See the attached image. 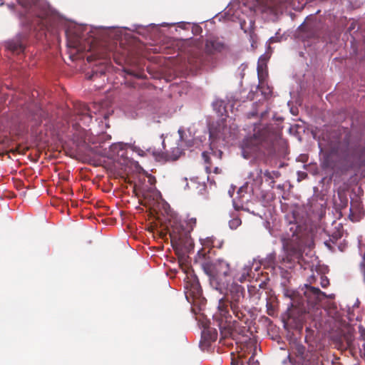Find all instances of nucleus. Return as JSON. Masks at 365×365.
I'll list each match as a JSON object with an SVG mask.
<instances>
[{"mask_svg": "<svg viewBox=\"0 0 365 365\" xmlns=\"http://www.w3.org/2000/svg\"><path fill=\"white\" fill-rule=\"evenodd\" d=\"M228 50L225 41L217 36H210L205 40V52L207 55H215Z\"/></svg>", "mask_w": 365, "mask_h": 365, "instance_id": "0eeeda50", "label": "nucleus"}, {"mask_svg": "<svg viewBox=\"0 0 365 365\" xmlns=\"http://www.w3.org/2000/svg\"><path fill=\"white\" fill-rule=\"evenodd\" d=\"M287 295L288 296V294H287ZM289 297L292 299L291 307L292 308L298 309L300 312H306V308H305V307L304 305V299H296L294 293L292 294L291 295H289Z\"/></svg>", "mask_w": 365, "mask_h": 365, "instance_id": "f3484780", "label": "nucleus"}, {"mask_svg": "<svg viewBox=\"0 0 365 365\" xmlns=\"http://www.w3.org/2000/svg\"><path fill=\"white\" fill-rule=\"evenodd\" d=\"M37 16L39 19H43L44 18L45 14H38Z\"/></svg>", "mask_w": 365, "mask_h": 365, "instance_id": "7c9ffc66", "label": "nucleus"}, {"mask_svg": "<svg viewBox=\"0 0 365 365\" xmlns=\"http://www.w3.org/2000/svg\"><path fill=\"white\" fill-rule=\"evenodd\" d=\"M262 70H263V66L259 62L258 66H257V72H258V76L259 78H260V73L262 71Z\"/></svg>", "mask_w": 365, "mask_h": 365, "instance_id": "bb28decb", "label": "nucleus"}, {"mask_svg": "<svg viewBox=\"0 0 365 365\" xmlns=\"http://www.w3.org/2000/svg\"><path fill=\"white\" fill-rule=\"evenodd\" d=\"M217 333L215 329H207L202 332V340L203 343L209 346L212 341H216Z\"/></svg>", "mask_w": 365, "mask_h": 365, "instance_id": "dca6fc26", "label": "nucleus"}, {"mask_svg": "<svg viewBox=\"0 0 365 365\" xmlns=\"http://www.w3.org/2000/svg\"><path fill=\"white\" fill-rule=\"evenodd\" d=\"M288 358L289 359V361L292 362V358L290 356V355L288 356Z\"/></svg>", "mask_w": 365, "mask_h": 365, "instance_id": "72a5a7b5", "label": "nucleus"}, {"mask_svg": "<svg viewBox=\"0 0 365 365\" xmlns=\"http://www.w3.org/2000/svg\"><path fill=\"white\" fill-rule=\"evenodd\" d=\"M195 217H189L183 222H175L170 232L171 244L174 250H187L192 246V240L190 232L196 226Z\"/></svg>", "mask_w": 365, "mask_h": 365, "instance_id": "423d86ee", "label": "nucleus"}, {"mask_svg": "<svg viewBox=\"0 0 365 365\" xmlns=\"http://www.w3.org/2000/svg\"><path fill=\"white\" fill-rule=\"evenodd\" d=\"M364 259L365 260V252H364Z\"/></svg>", "mask_w": 365, "mask_h": 365, "instance_id": "58836bf2", "label": "nucleus"}, {"mask_svg": "<svg viewBox=\"0 0 365 365\" xmlns=\"http://www.w3.org/2000/svg\"><path fill=\"white\" fill-rule=\"evenodd\" d=\"M279 140V135L272 127L255 126L253 135L245 138L242 143V156L249 159L259 154L272 155Z\"/></svg>", "mask_w": 365, "mask_h": 365, "instance_id": "20e7f679", "label": "nucleus"}, {"mask_svg": "<svg viewBox=\"0 0 365 365\" xmlns=\"http://www.w3.org/2000/svg\"><path fill=\"white\" fill-rule=\"evenodd\" d=\"M356 24L355 21H352L348 28V31L350 33L352 30L355 29Z\"/></svg>", "mask_w": 365, "mask_h": 365, "instance_id": "a878e982", "label": "nucleus"}, {"mask_svg": "<svg viewBox=\"0 0 365 365\" xmlns=\"http://www.w3.org/2000/svg\"><path fill=\"white\" fill-rule=\"evenodd\" d=\"M25 9H31L38 6V0H17Z\"/></svg>", "mask_w": 365, "mask_h": 365, "instance_id": "a211bd4d", "label": "nucleus"}, {"mask_svg": "<svg viewBox=\"0 0 365 365\" xmlns=\"http://www.w3.org/2000/svg\"><path fill=\"white\" fill-rule=\"evenodd\" d=\"M304 296L308 303L314 304L320 302L324 298H327V294L322 292L319 288L307 286L304 292Z\"/></svg>", "mask_w": 365, "mask_h": 365, "instance_id": "1a4fd4ad", "label": "nucleus"}, {"mask_svg": "<svg viewBox=\"0 0 365 365\" xmlns=\"http://www.w3.org/2000/svg\"><path fill=\"white\" fill-rule=\"evenodd\" d=\"M364 281H365V272H364Z\"/></svg>", "mask_w": 365, "mask_h": 365, "instance_id": "4c0bfd02", "label": "nucleus"}, {"mask_svg": "<svg viewBox=\"0 0 365 365\" xmlns=\"http://www.w3.org/2000/svg\"><path fill=\"white\" fill-rule=\"evenodd\" d=\"M87 61H92V56H88V57H87Z\"/></svg>", "mask_w": 365, "mask_h": 365, "instance_id": "2f4dec72", "label": "nucleus"}, {"mask_svg": "<svg viewBox=\"0 0 365 365\" xmlns=\"http://www.w3.org/2000/svg\"><path fill=\"white\" fill-rule=\"evenodd\" d=\"M262 170H259L257 171V174H259H259H262Z\"/></svg>", "mask_w": 365, "mask_h": 365, "instance_id": "f704fd0d", "label": "nucleus"}, {"mask_svg": "<svg viewBox=\"0 0 365 365\" xmlns=\"http://www.w3.org/2000/svg\"><path fill=\"white\" fill-rule=\"evenodd\" d=\"M220 170L217 167H215V168H214V170H213V172H214L215 173H216V174L220 173Z\"/></svg>", "mask_w": 365, "mask_h": 365, "instance_id": "c756f323", "label": "nucleus"}, {"mask_svg": "<svg viewBox=\"0 0 365 365\" xmlns=\"http://www.w3.org/2000/svg\"><path fill=\"white\" fill-rule=\"evenodd\" d=\"M285 256L282 258L283 263L292 264L299 262L302 257L305 247H311L313 242V235L307 225L297 221L290 222L288 230L282 238Z\"/></svg>", "mask_w": 365, "mask_h": 365, "instance_id": "7ed1b4c3", "label": "nucleus"}, {"mask_svg": "<svg viewBox=\"0 0 365 365\" xmlns=\"http://www.w3.org/2000/svg\"><path fill=\"white\" fill-rule=\"evenodd\" d=\"M321 286L323 287V288H326L329 286V279H327V277H322L321 278Z\"/></svg>", "mask_w": 365, "mask_h": 365, "instance_id": "b1692460", "label": "nucleus"}, {"mask_svg": "<svg viewBox=\"0 0 365 365\" xmlns=\"http://www.w3.org/2000/svg\"><path fill=\"white\" fill-rule=\"evenodd\" d=\"M74 113L79 116V120L83 121V123L88 124L91 121L92 116L90 110L87 106L81 102L74 104Z\"/></svg>", "mask_w": 365, "mask_h": 365, "instance_id": "9b49d317", "label": "nucleus"}, {"mask_svg": "<svg viewBox=\"0 0 365 365\" xmlns=\"http://www.w3.org/2000/svg\"><path fill=\"white\" fill-rule=\"evenodd\" d=\"M241 224V219L238 217H233V218L229 221V226L232 230L237 229Z\"/></svg>", "mask_w": 365, "mask_h": 365, "instance_id": "aec40b11", "label": "nucleus"}, {"mask_svg": "<svg viewBox=\"0 0 365 365\" xmlns=\"http://www.w3.org/2000/svg\"><path fill=\"white\" fill-rule=\"evenodd\" d=\"M204 249L197 253L198 260L204 272L208 276L210 286L222 294L227 290L232 269L230 264L225 259L212 261Z\"/></svg>", "mask_w": 365, "mask_h": 365, "instance_id": "39448f33", "label": "nucleus"}, {"mask_svg": "<svg viewBox=\"0 0 365 365\" xmlns=\"http://www.w3.org/2000/svg\"><path fill=\"white\" fill-rule=\"evenodd\" d=\"M264 175L265 178H267V180H272V182H274V179L279 178V173L278 171L269 172V170H266L264 173Z\"/></svg>", "mask_w": 365, "mask_h": 365, "instance_id": "412c9836", "label": "nucleus"}, {"mask_svg": "<svg viewBox=\"0 0 365 365\" xmlns=\"http://www.w3.org/2000/svg\"><path fill=\"white\" fill-rule=\"evenodd\" d=\"M222 155V152L219 150L218 154L216 152H207L205 151L202 153V158L204 160L205 164V170L207 173H210L212 172V162L210 155L215 157V158L220 159Z\"/></svg>", "mask_w": 365, "mask_h": 365, "instance_id": "4468645a", "label": "nucleus"}, {"mask_svg": "<svg viewBox=\"0 0 365 365\" xmlns=\"http://www.w3.org/2000/svg\"><path fill=\"white\" fill-rule=\"evenodd\" d=\"M365 166V140L352 139L348 130L333 136L324 154L322 167L324 169L346 172L359 170Z\"/></svg>", "mask_w": 365, "mask_h": 365, "instance_id": "f257e3e1", "label": "nucleus"}, {"mask_svg": "<svg viewBox=\"0 0 365 365\" xmlns=\"http://www.w3.org/2000/svg\"><path fill=\"white\" fill-rule=\"evenodd\" d=\"M359 329V334H360L359 339L361 341H365V328H364L362 326H360Z\"/></svg>", "mask_w": 365, "mask_h": 365, "instance_id": "393cba45", "label": "nucleus"}, {"mask_svg": "<svg viewBox=\"0 0 365 365\" xmlns=\"http://www.w3.org/2000/svg\"><path fill=\"white\" fill-rule=\"evenodd\" d=\"M241 193L242 189L237 192V195L239 196L233 200V206L235 210L237 211L244 210L255 215V212L253 210H250V209L247 206L248 199H245V195Z\"/></svg>", "mask_w": 365, "mask_h": 365, "instance_id": "ddd939ff", "label": "nucleus"}, {"mask_svg": "<svg viewBox=\"0 0 365 365\" xmlns=\"http://www.w3.org/2000/svg\"><path fill=\"white\" fill-rule=\"evenodd\" d=\"M346 341H347V344H348V346H350V344H351V341H350L349 339H347Z\"/></svg>", "mask_w": 365, "mask_h": 365, "instance_id": "473e14b6", "label": "nucleus"}, {"mask_svg": "<svg viewBox=\"0 0 365 365\" xmlns=\"http://www.w3.org/2000/svg\"><path fill=\"white\" fill-rule=\"evenodd\" d=\"M240 282H243L246 279V276L245 274L242 275V277L239 279Z\"/></svg>", "mask_w": 365, "mask_h": 365, "instance_id": "c85d7f7f", "label": "nucleus"}, {"mask_svg": "<svg viewBox=\"0 0 365 365\" xmlns=\"http://www.w3.org/2000/svg\"><path fill=\"white\" fill-rule=\"evenodd\" d=\"M182 153V150L179 148H175L173 150V154L170 155L167 152L155 151L153 153V155L156 158H160L166 160H176Z\"/></svg>", "mask_w": 365, "mask_h": 365, "instance_id": "2eb2a0df", "label": "nucleus"}, {"mask_svg": "<svg viewBox=\"0 0 365 365\" xmlns=\"http://www.w3.org/2000/svg\"><path fill=\"white\" fill-rule=\"evenodd\" d=\"M228 292L225 297L219 300L217 312L214 315V319L217 322V326L223 338L231 337L234 339L236 334H244L246 327H240L237 322L230 321L231 315L229 312L228 304L233 314L240 320H244L245 307V288L237 283H232L228 289Z\"/></svg>", "mask_w": 365, "mask_h": 365, "instance_id": "f03ea898", "label": "nucleus"}, {"mask_svg": "<svg viewBox=\"0 0 365 365\" xmlns=\"http://www.w3.org/2000/svg\"><path fill=\"white\" fill-rule=\"evenodd\" d=\"M215 240L213 239V238H207L205 241V243L204 244L205 245H207V246H211V247H217V245H216L215 243Z\"/></svg>", "mask_w": 365, "mask_h": 365, "instance_id": "5701e85b", "label": "nucleus"}, {"mask_svg": "<svg viewBox=\"0 0 365 365\" xmlns=\"http://www.w3.org/2000/svg\"><path fill=\"white\" fill-rule=\"evenodd\" d=\"M261 92L262 93V95L266 98H269L272 96V89L269 88V87H267L266 88L262 87L261 88Z\"/></svg>", "mask_w": 365, "mask_h": 365, "instance_id": "4be33fe9", "label": "nucleus"}, {"mask_svg": "<svg viewBox=\"0 0 365 365\" xmlns=\"http://www.w3.org/2000/svg\"><path fill=\"white\" fill-rule=\"evenodd\" d=\"M188 61L190 64H192L196 68L205 64L204 58L202 56H197L196 58L194 56L190 57Z\"/></svg>", "mask_w": 365, "mask_h": 365, "instance_id": "6ab92c4d", "label": "nucleus"}, {"mask_svg": "<svg viewBox=\"0 0 365 365\" xmlns=\"http://www.w3.org/2000/svg\"><path fill=\"white\" fill-rule=\"evenodd\" d=\"M101 58H106V56H103Z\"/></svg>", "mask_w": 365, "mask_h": 365, "instance_id": "e433bc0d", "label": "nucleus"}, {"mask_svg": "<svg viewBox=\"0 0 365 365\" xmlns=\"http://www.w3.org/2000/svg\"><path fill=\"white\" fill-rule=\"evenodd\" d=\"M188 280L185 282V288L187 292L193 297H198L201 294V287L200 282L195 276L187 277Z\"/></svg>", "mask_w": 365, "mask_h": 365, "instance_id": "f8f14e48", "label": "nucleus"}, {"mask_svg": "<svg viewBox=\"0 0 365 365\" xmlns=\"http://www.w3.org/2000/svg\"><path fill=\"white\" fill-rule=\"evenodd\" d=\"M239 359H232L231 365H238Z\"/></svg>", "mask_w": 365, "mask_h": 365, "instance_id": "cd10ccee", "label": "nucleus"}, {"mask_svg": "<svg viewBox=\"0 0 365 365\" xmlns=\"http://www.w3.org/2000/svg\"><path fill=\"white\" fill-rule=\"evenodd\" d=\"M5 153H2L0 154L1 156H3Z\"/></svg>", "mask_w": 365, "mask_h": 365, "instance_id": "c9c22d12", "label": "nucleus"}, {"mask_svg": "<svg viewBox=\"0 0 365 365\" xmlns=\"http://www.w3.org/2000/svg\"><path fill=\"white\" fill-rule=\"evenodd\" d=\"M291 350L292 353L301 360L302 365H315L314 359L309 357L303 344L294 341L291 345Z\"/></svg>", "mask_w": 365, "mask_h": 365, "instance_id": "6e6552de", "label": "nucleus"}, {"mask_svg": "<svg viewBox=\"0 0 365 365\" xmlns=\"http://www.w3.org/2000/svg\"><path fill=\"white\" fill-rule=\"evenodd\" d=\"M26 36L25 34H19L15 38L6 43V47L14 53H20L24 52L26 48Z\"/></svg>", "mask_w": 365, "mask_h": 365, "instance_id": "9d476101", "label": "nucleus"}]
</instances>
